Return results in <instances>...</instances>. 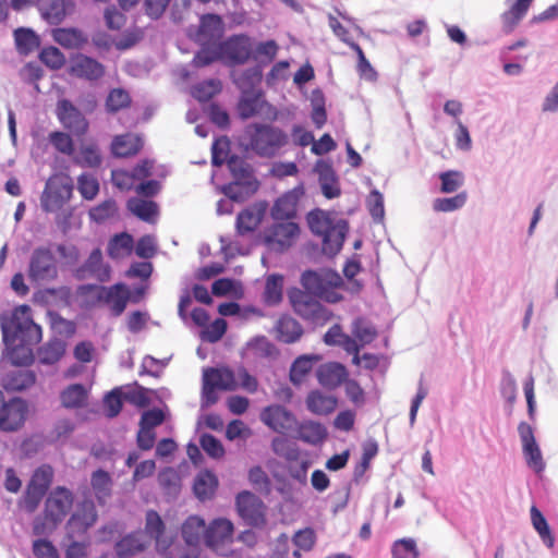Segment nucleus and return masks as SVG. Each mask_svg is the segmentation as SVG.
Masks as SVG:
<instances>
[{
  "label": "nucleus",
  "mask_w": 558,
  "mask_h": 558,
  "mask_svg": "<svg viewBox=\"0 0 558 558\" xmlns=\"http://www.w3.org/2000/svg\"><path fill=\"white\" fill-rule=\"evenodd\" d=\"M307 223L311 231L322 238V247L325 255L332 257L340 252L348 232L345 220L335 222L327 213L315 209L308 213Z\"/></svg>",
  "instance_id": "7ed1b4c3"
},
{
  "label": "nucleus",
  "mask_w": 558,
  "mask_h": 558,
  "mask_svg": "<svg viewBox=\"0 0 558 558\" xmlns=\"http://www.w3.org/2000/svg\"><path fill=\"white\" fill-rule=\"evenodd\" d=\"M468 199L466 192L458 193L452 197H439L434 199L433 209L438 213H451L462 208Z\"/></svg>",
  "instance_id": "864d4df0"
},
{
  "label": "nucleus",
  "mask_w": 558,
  "mask_h": 558,
  "mask_svg": "<svg viewBox=\"0 0 558 558\" xmlns=\"http://www.w3.org/2000/svg\"><path fill=\"white\" fill-rule=\"evenodd\" d=\"M206 522L199 515H190L181 526V536L187 547H201L205 543Z\"/></svg>",
  "instance_id": "b1692460"
},
{
  "label": "nucleus",
  "mask_w": 558,
  "mask_h": 558,
  "mask_svg": "<svg viewBox=\"0 0 558 558\" xmlns=\"http://www.w3.org/2000/svg\"><path fill=\"white\" fill-rule=\"evenodd\" d=\"M203 378L208 379L213 384V386L217 387L220 390H233L235 388L234 374L232 371L228 368H206L204 371Z\"/></svg>",
  "instance_id": "79ce46f5"
},
{
  "label": "nucleus",
  "mask_w": 558,
  "mask_h": 558,
  "mask_svg": "<svg viewBox=\"0 0 558 558\" xmlns=\"http://www.w3.org/2000/svg\"><path fill=\"white\" fill-rule=\"evenodd\" d=\"M68 73L73 77L92 83L102 78L106 69L105 65L96 59L78 52L71 57Z\"/></svg>",
  "instance_id": "f8f14e48"
},
{
  "label": "nucleus",
  "mask_w": 558,
  "mask_h": 558,
  "mask_svg": "<svg viewBox=\"0 0 558 558\" xmlns=\"http://www.w3.org/2000/svg\"><path fill=\"white\" fill-rule=\"evenodd\" d=\"M302 194V187H296L280 196L271 207V218L275 221H292L296 216L298 203Z\"/></svg>",
  "instance_id": "aec40b11"
},
{
  "label": "nucleus",
  "mask_w": 558,
  "mask_h": 558,
  "mask_svg": "<svg viewBox=\"0 0 558 558\" xmlns=\"http://www.w3.org/2000/svg\"><path fill=\"white\" fill-rule=\"evenodd\" d=\"M306 407L308 411L317 415H327L337 407V399L332 396L324 395L315 390L308 393L306 398Z\"/></svg>",
  "instance_id": "473e14b6"
},
{
  "label": "nucleus",
  "mask_w": 558,
  "mask_h": 558,
  "mask_svg": "<svg viewBox=\"0 0 558 558\" xmlns=\"http://www.w3.org/2000/svg\"><path fill=\"white\" fill-rule=\"evenodd\" d=\"M39 59L52 70L61 69L65 63L64 54L57 47L50 46L44 48L39 53Z\"/></svg>",
  "instance_id": "680f3d73"
},
{
  "label": "nucleus",
  "mask_w": 558,
  "mask_h": 558,
  "mask_svg": "<svg viewBox=\"0 0 558 558\" xmlns=\"http://www.w3.org/2000/svg\"><path fill=\"white\" fill-rule=\"evenodd\" d=\"M3 342L11 351V359L14 364L27 365L32 361L31 347L41 339V328L32 317L28 305L16 307L11 317H2L0 320Z\"/></svg>",
  "instance_id": "f257e3e1"
},
{
  "label": "nucleus",
  "mask_w": 558,
  "mask_h": 558,
  "mask_svg": "<svg viewBox=\"0 0 558 558\" xmlns=\"http://www.w3.org/2000/svg\"><path fill=\"white\" fill-rule=\"evenodd\" d=\"M58 274V259L51 247L44 245L35 247L28 262L29 280L37 283L50 282L57 279Z\"/></svg>",
  "instance_id": "423d86ee"
},
{
  "label": "nucleus",
  "mask_w": 558,
  "mask_h": 558,
  "mask_svg": "<svg viewBox=\"0 0 558 558\" xmlns=\"http://www.w3.org/2000/svg\"><path fill=\"white\" fill-rule=\"evenodd\" d=\"M220 81L210 78L196 84L192 88V96L201 102H206L220 93Z\"/></svg>",
  "instance_id": "603ef678"
},
{
  "label": "nucleus",
  "mask_w": 558,
  "mask_h": 558,
  "mask_svg": "<svg viewBox=\"0 0 558 558\" xmlns=\"http://www.w3.org/2000/svg\"><path fill=\"white\" fill-rule=\"evenodd\" d=\"M300 233V227L294 221H275L266 230L265 243L271 250L283 252L289 248Z\"/></svg>",
  "instance_id": "9d476101"
},
{
  "label": "nucleus",
  "mask_w": 558,
  "mask_h": 558,
  "mask_svg": "<svg viewBox=\"0 0 558 558\" xmlns=\"http://www.w3.org/2000/svg\"><path fill=\"white\" fill-rule=\"evenodd\" d=\"M36 376L27 369H19L8 373L2 379V386L7 391H22L32 387Z\"/></svg>",
  "instance_id": "7c9ffc66"
},
{
  "label": "nucleus",
  "mask_w": 558,
  "mask_h": 558,
  "mask_svg": "<svg viewBox=\"0 0 558 558\" xmlns=\"http://www.w3.org/2000/svg\"><path fill=\"white\" fill-rule=\"evenodd\" d=\"M56 116L62 126L76 136L85 135L88 131L87 119L69 99L58 100Z\"/></svg>",
  "instance_id": "9b49d317"
},
{
  "label": "nucleus",
  "mask_w": 558,
  "mask_h": 558,
  "mask_svg": "<svg viewBox=\"0 0 558 558\" xmlns=\"http://www.w3.org/2000/svg\"><path fill=\"white\" fill-rule=\"evenodd\" d=\"M318 360L319 356L315 354H305L296 357L290 368L289 376L291 383L295 386H300Z\"/></svg>",
  "instance_id": "f704fd0d"
},
{
  "label": "nucleus",
  "mask_w": 558,
  "mask_h": 558,
  "mask_svg": "<svg viewBox=\"0 0 558 558\" xmlns=\"http://www.w3.org/2000/svg\"><path fill=\"white\" fill-rule=\"evenodd\" d=\"M93 277L99 282H107L111 277V267L104 263L100 248H94L84 264L77 268L76 278Z\"/></svg>",
  "instance_id": "6ab92c4d"
},
{
  "label": "nucleus",
  "mask_w": 558,
  "mask_h": 558,
  "mask_svg": "<svg viewBox=\"0 0 558 558\" xmlns=\"http://www.w3.org/2000/svg\"><path fill=\"white\" fill-rule=\"evenodd\" d=\"M27 405L21 398L8 400L0 414V428L5 432L17 430L25 422Z\"/></svg>",
  "instance_id": "a211bd4d"
},
{
  "label": "nucleus",
  "mask_w": 558,
  "mask_h": 558,
  "mask_svg": "<svg viewBox=\"0 0 558 558\" xmlns=\"http://www.w3.org/2000/svg\"><path fill=\"white\" fill-rule=\"evenodd\" d=\"M73 7V2L70 0H41L39 11L48 24L58 25L72 11Z\"/></svg>",
  "instance_id": "4be33fe9"
},
{
  "label": "nucleus",
  "mask_w": 558,
  "mask_h": 558,
  "mask_svg": "<svg viewBox=\"0 0 558 558\" xmlns=\"http://www.w3.org/2000/svg\"><path fill=\"white\" fill-rule=\"evenodd\" d=\"M316 375L322 386L335 389L345 381L348 372L341 363L329 362L322 364L318 367Z\"/></svg>",
  "instance_id": "393cba45"
},
{
  "label": "nucleus",
  "mask_w": 558,
  "mask_h": 558,
  "mask_svg": "<svg viewBox=\"0 0 558 558\" xmlns=\"http://www.w3.org/2000/svg\"><path fill=\"white\" fill-rule=\"evenodd\" d=\"M265 104L262 90L241 93L238 104L239 116L244 120L255 117L262 111Z\"/></svg>",
  "instance_id": "c85d7f7f"
},
{
  "label": "nucleus",
  "mask_w": 558,
  "mask_h": 558,
  "mask_svg": "<svg viewBox=\"0 0 558 558\" xmlns=\"http://www.w3.org/2000/svg\"><path fill=\"white\" fill-rule=\"evenodd\" d=\"M263 80V72L259 65H255L242 71L233 78L234 84L241 93L262 90L259 85Z\"/></svg>",
  "instance_id": "72a5a7b5"
},
{
  "label": "nucleus",
  "mask_w": 558,
  "mask_h": 558,
  "mask_svg": "<svg viewBox=\"0 0 558 558\" xmlns=\"http://www.w3.org/2000/svg\"><path fill=\"white\" fill-rule=\"evenodd\" d=\"M248 481L260 493L268 494L271 490V482L262 466H253L248 471Z\"/></svg>",
  "instance_id": "0e129e2a"
},
{
  "label": "nucleus",
  "mask_w": 558,
  "mask_h": 558,
  "mask_svg": "<svg viewBox=\"0 0 558 558\" xmlns=\"http://www.w3.org/2000/svg\"><path fill=\"white\" fill-rule=\"evenodd\" d=\"M77 189L83 198L90 201L97 195L99 183L92 174L83 173L77 179Z\"/></svg>",
  "instance_id": "774afa93"
},
{
  "label": "nucleus",
  "mask_w": 558,
  "mask_h": 558,
  "mask_svg": "<svg viewBox=\"0 0 558 558\" xmlns=\"http://www.w3.org/2000/svg\"><path fill=\"white\" fill-rule=\"evenodd\" d=\"M71 193V185H57L54 182L48 181L41 196V208L46 213L57 211L70 198Z\"/></svg>",
  "instance_id": "412c9836"
},
{
  "label": "nucleus",
  "mask_w": 558,
  "mask_h": 558,
  "mask_svg": "<svg viewBox=\"0 0 558 558\" xmlns=\"http://www.w3.org/2000/svg\"><path fill=\"white\" fill-rule=\"evenodd\" d=\"M518 433L522 442V451L529 468L535 472H542L545 469V462L541 449L535 440L534 430L526 422H521L518 426Z\"/></svg>",
  "instance_id": "2eb2a0df"
},
{
  "label": "nucleus",
  "mask_w": 558,
  "mask_h": 558,
  "mask_svg": "<svg viewBox=\"0 0 558 558\" xmlns=\"http://www.w3.org/2000/svg\"><path fill=\"white\" fill-rule=\"evenodd\" d=\"M533 0H515L510 3L509 10L504 12L502 21L505 25L513 27L526 14Z\"/></svg>",
  "instance_id": "3c124183"
},
{
  "label": "nucleus",
  "mask_w": 558,
  "mask_h": 558,
  "mask_svg": "<svg viewBox=\"0 0 558 558\" xmlns=\"http://www.w3.org/2000/svg\"><path fill=\"white\" fill-rule=\"evenodd\" d=\"M234 541V525L227 518H216L206 525L204 545L215 555L231 557Z\"/></svg>",
  "instance_id": "39448f33"
},
{
  "label": "nucleus",
  "mask_w": 558,
  "mask_h": 558,
  "mask_svg": "<svg viewBox=\"0 0 558 558\" xmlns=\"http://www.w3.org/2000/svg\"><path fill=\"white\" fill-rule=\"evenodd\" d=\"M165 523L161 517L155 510H148L146 513L145 531L154 539L159 541L165 533Z\"/></svg>",
  "instance_id": "e2e57ef3"
},
{
  "label": "nucleus",
  "mask_w": 558,
  "mask_h": 558,
  "mask_svg": "<svg viewBox=\"0 0 558 558\" xmlns=\"http://www.w3.org/2000/svg\"><path fill=\"white\" fill-rule=\"evenodd\" d=\"M294 430H296L299 439L314 446L323 442L327 437L325 426L314 421L298 422Z\"/></svg>",
  "instance_id": "c756f323"
},
{
  "label": "nucleus",
  "mask_w": 558,
  "mask_h": 558,
  "mask_svg": "<svg viewBox=\"0 0 558 558\" xmlns=\"http://www.w3.org/2000/svg\"><path fill=\"white\" fill-rule=\"evenodd\" d=\"M259 182L257 180L251 181H232L221 187V192L234 202H244L257 192Z\"/></svg>",
  "instance_id": "bb28decb"
},
{
  "label": "nucleus",
  "mask_w": 558,
  "mask_h": 558,
  "mask_svg": "<svg viewBox=\"0 0 558 558\" xmlns=\"http://www.w3.org/2000/svg\"><path fill=\"white\" fill-rule=\"evenodd\" d=\"M73 506V494L65 487H57L48 495L44 512L61 523Z\"/></svg>",
  "instance_id": "dca6fc26"
},
{
  "label": "nucleus",
  "mask_w": 558,
  "mask_h": 558,
  "mask_svg": "<svg viewBox=\"0 0 558 558\" xmlns=\"http://www.w3.org/2000/svg\"><path fill=\"white\" fill-rule=\"evenodd\" d=\"M290 302L301 317L314 324H322L329 319V311L318 301V296L305 293L300 289L289 292Z\"/></svg>",
  "instance_id": "1a4fd4ad"
},
{
  "label": "nucleus",
  "mask_w": 558,
  "mask_h": 558,
  "mask_svg": "<svg viewBox=\"0 0 558 558\" xmlns=\"http://www.w3.org/2000/svg\"><path fill=\"white\" fill-rule=\"evenodd\" d=\"M238 514L251 526H259L265 522L264 505L253 493L243 490L235 497Z\"/></svg>",
  "instance_id": "ddd939ff"
},
{
  "label": "nucleus",
  "mask_w": 558,
  "mask_h": 558,
  "mask_svg": "<svg viewBox=\"0 0 558 558\" xmlns=\"http://www.w3.org/2000/svg\"><path fill=\"white\" fill-rule=\"evenodd\" d=\"M228 168L232 174L233 181L257 180L253 173L252 167L241 157L231 155L227 159Z\"/></svg>",
  "instance_id": "49530a36"
},
{
  "label": "nucleus",
  "mask_w": 558,
  "mask_h": 558,
  "mask_svg": "<svg viewBox=\"0 0 558 558\" xmlns=\"http://www.w3.org/2000/svg\"><path fill=\"white\" fill-rule=\"evenodd\" d=\"M223 29L222 19L218 14H205L201 17L198 36L205 39H217Z\"/></svg>",
  "instance_id": "a19ab883"
},
{
  "label": "nucleus",
  "mask_w": 558,
  "mask_h": 558,
  "mask_svg": "<svg viewBox=\"0 0 558 558\" xmlns=\"http://www.w3.org/2000/svg\"><path fill=\"white\" fill-rule=\"evenodd\" d=\"M221 61L228 66L243 65L251 59L256 60L254 54L253 39L246 34H234L219 43Z\"/></svg>",
  "instance_id": "6e6552de"
},
{
  "label": "nucleus",
  "mask_w": 558,
  "mask_h": 558,
  "mask_svg": "<svg viewBox=\"0 0 558 558\" xmlns=\"http://www.w3.org/2000/svg\"><path fill=\"white\" fill-rule=\"evenodd\" d=\"M90 484L97 500L100 504H105L106 499L111 494L112 481L109 473L101 469L96 470L92 474Z\"/></svg>",
  "instance_id": "c03bdc74"
},
{
  "label": "nucleus",
  "mask_w": 558,
  "mask_h": 558,
  "mask_svg": "<svg viewBox=\"0 0 558 558\" xmlns=\"http://www.w3.org/2000/svg\"><path fill=\"white\" fill-rule=\"evenodd\" d=\"M142 147V137L133 133L117 135L111 144L112 154L117 157L133 156L137 154Z\"/></svg>",
  "instance_id": "a878e982"
},
{
  "label": "nucleus",
  "mask_w": 558,
  "mask_h": 558,
  "mask_svg": "<svg viewBox=\"0 0 558 558\" xmlns=\"http://www.w3.org/2000/svg\"><path fill=\"white\" fill-rule=\"evenodd\" d=\"M16 47L25 52L34 50L38 46L37 35L27 28H19L14 32Z\"/></svg>",
  "instance_id": "338daca9"
},
{
  "label": "nucleus",
  "mask_w": 558,
  "mask_h": 558,
  "mask_svg": "<svg viewBox=\"0 0 558 558\" xmlns=\"http://www.w3.org/2000/svg\"><path fill=\"white\" fill-rule=\"evenodd\" d=\"M101 155L96 145H86L82 146L77 156L75 157V162L88 168H97L101 165Z\"/></svg>",
  "instance_id": "4d7b16f0"
},
{
  "label": "nucleus",
  "mask_w": 558,
  "mask_h": 558,
  "mask_svg": "<svg viewBox=\"0 0 558 558\" xmlns=\"http://www.w3.org/2000/svg\"><path fill=\"white\" fill-rule=\"evenodd\" d=\"M87 389L82 384H72L60 393L62 407L66 409H78L86 404Z\"/></svg>",
  "instance_id": "c9c22d12"
},
{
  "label": "nucleus",
  "mask_w": 558,
  "mask_h": 558,
  "mask_svg": "<svg viewBox=\"0 0 558 558\" xmlns=\"http://www.w3.org/2000/svg\"><path fill=\"white\" fill-rule=\"evenodd\" d=\"M144 550V545L133 534L122 537L114 544V551L118 558H130Z\"/></svg>",
  "instance_id": "de8ad7c7"
},
{
  "label": "nucleus",
  "mask_w": 558,
  "mask_h": 558,
  "mask_svg": "<svg viewBox=\"0 0 558 558\" xmlns=\"http://www.w3.org/2000/svg\"><path fill=\"white\" fill-rule=\"evenodd\" d=\"M352 333L362 344H368L376 338L377 330L372 323L359 317L353 322Z\"/></svg>",
  "instance_id": "5fc2aeb1"
},
{
  "label": "nucleus",
  "mask_w": 558,
  "mask_h": 558,
  "mask_svg": "<svg viewBox=\"0 0 558 558\" xmlns=\"http://www.w3.org/2000/svg\"><path fill=\"white\" fill-rule=\"evenodd\" d=\"M45 495L46 492L35 487L34 485L27 484L20 505L24 510L32 513L37 509Z\"/></svg>",
  "instance_id": "13d9d810"
},
{
  "label": "nucleus",
  "mask_w": 558,
  "mask_h": 558,
  "mask_svg": "<svg viewBox=\"0 0 558 558\" xmlns=\"http://www.w3.org/2000/svg\"><path fill=\"white\" fill-rule=\"evenodd\" d=\"M531 520H532L533 527L538 533L543 543L547 547L551 548L554 546V542H555L554 536L551 535L549 525H548L545 517L535 506H533L531 508Z\"/></svg>",
  "instance_id": "8fccbe9b"
},
{
  "label": "nucleus",
  "mask_w": 558,
  "mask_h": 558,
  "mask_svg": "<svg viewBox=\"0 0 558 558\" xmlns=\"http://www.w3.org/2000/svg\"><path fill=\"white\" fill-rule=\"evenodd\" d=\"M53 39L68 49H77L87 43V37L77 28H57L53 31Z\"/></svg>",
  "instance_id": "4c0bfd02"
},
{
  "label": "nucleus",
  "mask_w": 558,
  "mask_h": 558,
  "mask_svg": "<svg viewBox=\"0 0 558 558\" xmlns=\"http://www.w3.org/2000/svg\"><path fill=\"white\" fill-rule=\"evenodd\" d=\"M133 238L126 232L113 235L107 247V253L112 259H119L128 256L133 250Z\"/></svg>",
  "instance_id": "58836bf2"
},
{
  "label": "nucleus",
  "mask_w": 558,
  "mask_h": 558,
  "mask_svg": "<svg viewBox=\"0 0 558 558\" xmlns=\"http://www.w3.org/2000/svg\"><path fill=\"white\" fill-rule=\"evenodd\" d=\"M340 282V277L329 270H306L302 274L301 283L305 293L318 296L328 302H337L340 295L333 291Z\"/></svg>",
  "instance_id": "0eeeda50"
},
{
  "label": "nucleus",
  "mask_w": 558,
  "mask_h": 558,
  "mask_svg": "<svg viewBox=\"0 0 558 558\" xmlns=\"http://www.w3.org/2000/svg\"><path fill=\"white\" fill-rule=\"evenodd\" d=\"M264 208L248 207L238 214L235 229L240 235L253 232L260 223Z\"/></svg>",
  "instance_id": "2f4dec72"
},
{
  "label": "nucleus",
  "mask_w": 558,
  "mask_h": 558,
  "mask_svg": "<svg viewBox=\"0 0 558 558\" xmlns=\"http://www.w3.org/2000/svg\"><path fill=\"white\" fill-rule=\"evenodd\" d=\"M217 484V478L213 473H202L195 478L193 485L194 494L202 500L209 498L214 494Z\"/></svg>",
  "instance_id": "09e8293b"
},
{
  "label": "nucleus",
  "mask_w": 558,
  "mask_h": 558,
  "mask_svg": "<svg viewBox=\"0 0 558 558\" xmlns=\"http://www.w3.org/2000/svg\"><path fill=\"white\" fill-rule=\"evenodd\" d=\"M277 339L284 343H294L303 335V328L300 323L289 315L281 316L275 326Z\"/></svg>",
  "instance_id": "cd10ccee"
},
{
  "label": "nucleus",
  "mask_w": 558,
  "mask_h": 558,
  "mask_svg": "<svg viewBox=\"0 0 558 558\" xmlns=\"http://www.w3.org/2000/svg\"><path fill=\"white\" fill-rule=\"evenodd\" d=\"M65 352V343L63 340L53 338L37 351V359L40 364L53 365Z\"/></svg>",
  "instance_id": "e433bc0d"
},
{
  "label": "nucleus",
  "mask_w": 558,
  "mask_h": 558,
  "mask_svg": "<svg viewBox=\"0 0 558 558\" xmlns=\"http://www.w3.org/2000/svg\"><path fill=\"white\" fill-rule=\"evenodd\" d=\"M283 277L278 274L269 275L266 279L264 301L268 305H276L282 300Z\"/></svg>",
  "instance_id": "a18cd8bd"
},
{
  "label": "nucleus",
  "mask_w": 558,
  "mask_h": 558,
  "mask_svg": "<svg viewBox=\"0 0 558 558\" xmlns=\"http://www.w3.org/2000/svg\"><path fill=\"white\" fill-rule=\"evenodd\" d=\"M128 209L143 221L150 222L158 214V206L153 201L132 197L128 201Z\"/></svg>",
  "instance_id": "ea45409f"
},
{
  "label": "nucleus",
  "mask_w": 558,
  "mask_h": 558,
  "mask_svg": "<svg viewBox=\"0 0 558 558\" xmlns=\"http://www.w3.org/2000/svg\"><path fill=\"white\" fill-rule=\"evenodd\" d=\"M77 294L86 296V307L93 308L100 304H106L116 317L124 312L129 301L126 287L121 282L110 287L94 283L82 284L77 288Z\"/></svg>",
  "instance_id": "20e7f679"
},
{
  "label": "nucleus",
  "mask_w": 558,
  "mask_h": 558,
  "mask_svg": "<svg viewBox=\"0 0 558 558\" xmlns=\"http://www.w3.org/2000/svg\"><path fill=\"white\" fill-rule=\"evenodd\" d=\"M97 511L93 502L84 501L72 513L66 523V534L70 538L83 535L97 520Z\"/></svg>",
  "instance_id": "f3484780"
},
{
  "label": "nucleus",
  "mask_w": 558,
  "mask_h": 558,
  "mask_svg": "<svg viewBox=\"0 0 558 558\" xmlns=\"http://www.w3.org/2000/svg\"><path fill=\"white\" fill-rule=\"evenodd\" d=\"M227 327L223 318H217L201 332V338L203 341L215 343L223 337Z\"/></svg>",
  "instance_id": "69168bd1"
},
{
  "label": "nucleus",
  "mask_w": 558,
  "mask_h": 558,
  "mask_svg": "<svg viewBox=\"0 0 558 558\" xmlns=\"http://www.w3.org/2000/svg\"><path fill=\"white\" fill-rule=\"evenodd\" d=\"M262 422L276 433L283 434L294 430L298 420L294 414L280 404L266 407L260 412Z\"/></svg>",
  "instance_id": "4468645a"
},
{
  "label": "nucleus",
  "mask_w": 558,
  "mask_h": 558,
  "mask_svg": "<svg viewBox=\"0 0 558 558\" xmlns=\"http://www.w3.org/2000/svg\"><path fill=\"white\" fill-rule=\"evenodd\" d=\"M289 142L288 134L278 126L253 122L247 124L239 136V144L245 151L262 158H272Z\"/></svg>",
  "instance_id": "f03ea898"
},
{
  "label": "nucleus",
  "mask_w": 558,
  "mask_h": 558,
  "mask_svg": "<svg viewBox=\"0 0 558 558\" xmlns=\"http://www.w3.org/2000/svg\"><path fill=\"white\" fill-rule=\"evenodd\" d=\"M315 171L318 173V182L323 195L328 199L338 197L341 190L332 166L320 160L316 163Z\"/></svg>",
  "instance_id": "5701e85b"
},
{
  "label": "nucleus",
  "mask_w": 558,
  "mask_h": 558,
  "mask_svg": "<svg viewBox=\"0 0 558 558\" xmlns=\"http://www.w3.org/2000/svg\"><path fill=\"white\" fill-rule=\"evenodd\" d=\"M392 558H418L416 543L412 538H401L393 543Z\"/></svg>",
  "instance_id": "052dcab7"
},
{
  "label": "nucleus",
  "mask_w": 558,
  "mask_h": 558,
  "mask_svg": "<svg viewBox=\"0 0 558 558\" xmlns=\"http://www.w3.org/2000/svg\"><path fill=\"white\" fill-rule=\"evenodd\" d=\"M440 191L442 193H453L463 185V173L457 170H449L439 174Z\"/></svg>",
  "instance_id": "bf43d9fd"
},
{
  "label": "nucleus",
  "mask_w": 558,
  "mask_h": 558,
  "mask_svg": "<svg viewBox=\"0 0 558 558\" xmlns=\"http://www.w3.org/2000/svg\"><path fill=\"white\" fill-rule=\"evenodd\" d=\"M218 60L221 61L219 44L217 46L203 45L194 54L192 63L196 68H203Z\"/></svg>",
  "instance_id": "6e6d98bb"
},
{
  "label": "nucleus",
  "mask_w": 558,
  "mask_h": 558,
  "mask_svg": "<svg viewBox=\"0 0 558 558\" xmlns=\"http://www.w3.org/2000/svg\"><path fill=\"white\" fill-rule=\"evenodd\" d=\"M132 98L129 92L124 88L118 87L109 90L106 101L105 110L107 113H117L125 108H129Z\"/></svg>",
  "instance_id": "37998d69"
}]
</instances>
